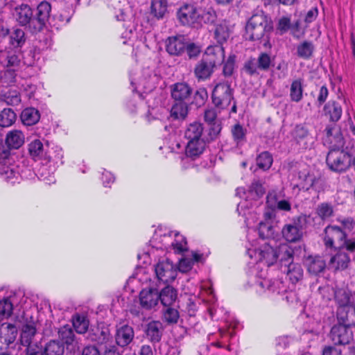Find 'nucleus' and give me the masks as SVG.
Listing matches in <instances>:
<instances>
[{"mask_svg": "<svg viewBox=\"0 0 355 355\" xmlns=\"http://www.w3.org/2000/svg\"><path fill=\"white\" fill-rule=\"evenodd\" d=\"M308 271L317 275L322 272L326 268L325 261L320 256H309L306 259Z\"/></svg>", "mask_w": 355, "mask_h": 355, "instance_id": "nucleus-30", "label": "nucleus"}, {"mask_svg": "<svg viewBox=\"0 0 355 355\" xmlns=\"http://www.w3.org/2000/svg\"><path fill=\"white\" fill-rule=\"evenodd\" d=\"M337 319L339 323L349 328L355 326V304L338 308Z\"/></svg>", "mask_w": 355, "mask_h": 355, "instance_id": "nucleus-15", "label": "nucleus"}, {"mask_svg": "<svg viewBox=\"0 0 355 355\" xmlns=\"http://www.w3.org/2000/svg\"><path fill=\"white\" fill-rule=\"evenodd\" d=\"M58 336L62 344L64 345L67 350L74 352L80 348L79 342L71 327L65 325L58 331Z\"/></svg>", "mask_w": 355, "mask_h": 355, "instance_id": "nucleus-10", "label": "nucleus"}, {"mask_svg": "<svg viewBox=\"0 0 355 355\" xmlns=\"http://www.w3.org/2000/svg\"><path fill=\"white\" fill-rule=\"evenodd\" d=\"M204 57L210 60L215 67L220 65L225 59V50L222 45L209 46L207 48Z\"/></svg>", "mask_w": 355, "mask_h": 355, "instance_id": "nucleus-19", "label": "nucleus"}, {"mask_svg": "<svg viewBox=\"0 0 355 355\" xmlns=\"http://www.w3.org/2000/svg\"><path fill=\"white\" fill-rule=\"evenodd\" d=\"M326 162L331 171L341 173L350 166V157L343 150L333 148L327 154Z\"/></svg>", "mask_w": 355, "mask_h": 355, "instance_id": "nucleus-7", "label": "nucleus"}, {"mask_svg": "<svg viewBox=\"0 0 355 355\" xmlns=\"http://www.w3.org/2000/svg\"><path fill=\"white\" fill-rule=\"evenodd\" d=\"M40 117L39 112L33 107L26 108L21 114V121L26 125L35 124L39 121Z\"/></svg>", "mask_w": 355, "mask_h": 355, "instance_id": "nucleus-36", "label": "nucleus"}, {"mask_svg": "<svg viewBox=\"0 0 355 355\" xmlns=\"http://www.w3.org/2000/svg\"><path fill=\"white\" fill-rule=\"evenodd\" d=\"M169 236L174 237L171 246L176 253H182L187 250V243L183 235L180 234L178 232H171Z\"/></svg>", "mask_w": 355, "mask_h": 355, "instance_id": "nucleus-37", "label": "nucleus"}, {"mask_svg": "<svg viewBox=\"0 0 355 355\" xmlns=\"http://www.w3.org/2000/svg\"><path fill=\"white\" fill-rule=\"evenodd\" d=\"M166 0H152L151 12L157 19H161L166 12Z\"/></svg>", "mask_w": 355, "mask_h": 355, "instance_id": "nucleus-44", "label": "nucleus"}, {"mask_svg": "<svg viewBox=\"0 0 355 355\" xmlns=\"http://www.w3.org/2000/svg\"><path fill=\"white\" fill-rule=\"evenodd\" d=\"M324 243L327 248L345 249L349 252H355V239L347 238V234L339 227L328 225L324 231Z\"/></svg>", "mask_w": 355, "mask_h": 355, "instance_id": "nucleus-2", "label": "nucleus"}, {"mask_svg": "<svg viewBox=\"0 0 355 355\" xmlns=\"http://www.w3.org/2000/svg\"><path fill=\"white\" fill-rule=\"evenodd\" d=\"M231 133L237 146H241L245 142L247 130L240 123H236L232 127Z\"/></svg>", "mask_w": 355, "mask_h": 355, "instance_id": "nucleus-38", "label": "nucleus"}, {"mask_svg": "<svg viewBox=\"0 0 355 355\" xmlns=\"http://www.w3.org/2000/svg\"><path fill=\"white\" fill-rule=\"evenodd\" d=\"M315 213L322 220H324L333 215L334 209L331 204L322 202L318 205Z\"/></svg>", "mask_w": 355, "mask_h": 355, "instance_id": "nucleus-50", "label": "nucleus"}, {"mask_svg": "<svg viewBox=\"0 0 355 355\" xmlns=\"http://www.w3.org/2000/svg\"><path fill=\"white\" fill-rule=\"evenodd\" d=\"M314 46L312 42L304 41L297 47V55L303 59H309L313 53Z\"/></svg>", "mask_w": 355, "mask_h": 355, "instance_id": "nucleus-46", "label": "nucleus"}, {"mask_svg": "<svg viewBox=\"0 0 355 355\" xmlns=\"http://www.w3.org/2000/svg\"><path fill=\"white\" fill-rule=\"evenodd\" d=\"M157 279L163 283L173 282L177 276L176 266L168 259L159 261L155 266Z\"/></svg>", "mask_w": 355, "mask_h": 355, "instance_id": "nucleus-8", "label": "nucleus"}, {"mask_svg": "<svg viewBox=\"0 0 355 355\" xmlns=\"http://www.w3.org/2000/svg\"><path fill=\"white\" fill-rule=\"evenodd\" d=\"M211 98L217 108L220 110L227 108L234 99L233 90L230 84L225 82L218 83L212 91Z\"/></svg>", "mask_w": 355, "mask_h": 355, "instance_id": "nucleus-6", "label": "nucleus"}, {"mask_svg": "<svg viewBox=\"0 0 355 355\" xmlns=\"http://www.w3.org/2000/svg\"><path fill=\"white\" fill-rule=\"evenodd\" d=\"M259 225L258 234L261 239H266L273 237L274 229L271 224L261 221Z\"/></svg>", "mask_w": 355, "mask_h": 355, "instance_id": "nucleus-53", "label": "nucleus"}, {"mask_svg": "<svg viewBox=\"0 0 355 355\" xmlns=\"http://www.w3.org/2000/svg\"><path fill=\"white\" fill-rule=\"evenodd\" d=\"M329 336L334 345H347L353 340L351 329L339 322L332 327Z\"/></svg>", "mask_w": 355, "mask_h": 355, "instance_id": "nucleus-9", "label": "nucleus"}, {"mask_svg": "<svg viewBox=\"0 0 355 355\" xmlns=\"http://www.w3.org/2000/svg\"><path fill=\"white\" fill-rule=\"evenodd\" d=\"M245 29V39L251 41L261 39L264 33L263 24H246Z\"/></svg>", "mask_w": 355, "mask_h": 355, "instance_id": "nucleus-28", "label": "nucleus"}, {"mask_svg": "<svg viewBox=\"0 0 355 355\" xmlns=\"http://www.w3.org/2000/svg\"><path fill=\"white\" fill-rule=\"evenodd\" d=\"M344 250L339 248L337 252L331 256L328 264L329 268L334 270H343L347 268L351 259L349 254Z\"/></svg>", "mask_w": 355, "mask_h": 355, "instance_id": "nucleus-13", "label": "nucleus"}, {"mask_svg": "<svg viewBox=\"0 0 355 355\" xmlns=\"http://www.w3.org/2000/svg\"><path fill=\"white\" fill-rule=\"evenodd\" d=\"M2 99L10 105H17L21 102V97L16 90H9L2 94Z\"/></svg>", "mask_w": 355, "mask_h": 355, "instance_id": "nucleus-54", "label": "nucleus"}, {"mask_svg": "<svg viewBox=\"0 0 355 355\" xmlns=\"http://www.w3.org/2000/svg\"><path fill=\"white\" fill-rule=\"evenodd\" d=\"M334 291L333 288L329 285H324L318 288V293L324 301L331 300L334 297Z\"/></svg>", "mask_w": 355, "mask_h": 355, "instance_id": "nucleus-59", "label": "nucleus"}, {"mask_svg": "<svg viewBox=\"0 0 355 355\" xmlns=\"http://www.w3.org/2000/svg\"><path fill=\"white\" fill-rule=\"evenodd\" d=\"M230 31L227 24H218L214 31V37L220 44H222L229 37Z\"/></svg>", "mask_w": 355, "mask_h": 355, "instance_id": "nucleus-48", "label": "nucleus"}, {"mask_svg": "<svg viewBox=\"0 0 355 355\" xmlns=\"http://www.w3.org/2000/svg\"><path fill=\"white\" fill-rule=\"evenodd\" d=\"M17 334V328L14 324L4 323L0 327V338L8 345L15 341Z\"/></svg>", "mask_w": 355, "mask_h": 355, "instance_id": "nucleus-25", "label": "nucleus"}, {"mask_svg": "<svg viewBox=\"0 0 355 355\" xmlns=\"http://www.w3.org/2000/svg\"><path fill=\"white\" fill-rule=\"evenodd\" d=\"M164 327L161 322L153 320L146 327V334L148 338L153 343H158L162 336Z\"/></svg>", "mask_w": 355, "mask_h": 355, "instance_id": "nucleus-23", "label": "nucleus"}, {"mask_svg": "<svg viewBox=\"0 0 355 355\" xmlns=\"http://www.w3.org/2000/svg\"><path fill=\"white\" fill-rule=\"evenodd\" d=\"M72 322L73 327L78 334H85L88 330L89 320L85 316L76 314L73 317Z\"/></svg>", "mask_w": 355, "mask_h": 355, "instance_id": "nucleus-42", "label": "nucleus"}, {"mask_svg": "<svg viewBox=\"0 0 355 355\" xmlns=\"http://www.w3.org/2000/svg\"><path fill=\"white\" fill-rule=\"evenodd\" d=\"M0 178L8 183L14 184L19 180V173L8 165H0Z\"/></svg>", "mask_w": 355, "mask_h": 355, "instance_id": "nucleus-31", "label": "nucleus"}, {"mask_svg": "<svg viewBox=\"0 0 355 355\" xmlns=\"http://www.w3.org/2000/svg\"><path fill=\"white\" fill-rule=\"evenodd\" d=\"M206 142L205 140H194L187 141L185 147L186 157L182 159V162L187 161L189 158L195 159L198 157L205 151Z\"/></svg>", "mask_w": 355, "mask_h": 355, "instance_id": "nucleus-16", "label": "nucleus"}, {"mask_svg": "<svg viewBox=\"0 0 355 355\" xmlns=\"http://www.w3.org/2000/svg\"><path fill=\"white\" fill-rule=\"evenodd\" d=\"M303 82L302 78H297L292 81L290 87V98L291 101L298 103L303 98Z\"/></svg>", "mask_w": 355, "mask_h": 355, "instance_id": "nucleus-32", "label": "nucleus"}, {"mask_svg": "<svg viewBox=\"0 0 355 355\" xmlns=\"http://www.w3.org/2000/svg\"><path fill=\"white\" fill-rule=\"evenodd\" d=\"M159 301L165 306H171L178 298L177 291L172 286H166L158 293Z\"/></svg>", "mask_w": 355, "mask_h": 355, "instance_id": "nucleus-24", "label": "nucleus"}, {"mask_svg": "<svg viewBox=\"0 0 355 355\" xmlns=\"http://www.w3.org/2000/svg\"><path fill=\"white\" fill-rule=\"evenodd\" d=\"M248 254L257 263L248 272V284L259 293L281 294L286 291V286L281 279L267 278V270L261 265L268 267L278 259L277 249L268 243L261 245L258 249H248Z\"/></svg>", "mask_w": 355, "mask_h": 355, "instance_id": "nucleus-1", "label": "nucleus"}, {"mask_svg": "<svg viewBox=\"0 0 355 355\" xmlns=\"http://www.w3.org/2000/svg\"><path fill=\"white\" fill-rule=\"evenodd\" d=\"M24 135L21 130H14L7 134L6 144L10 148L17 149L24 144Z\"/></svg>", "mask_w": 355, "mask_h": 355, "instance_id": "nucleus-27", "label": "nucleus"}, {"mask_svg": "<svg viewBox=\"0 0 355 355\" xmlns=\"http://www.w3.org/2000/svg\"><path fill=\"white\" fill-rule=\"evenodd\" d=\"M257 60L261 71H266L269 69L272 60L270 56L268 53H261Z\"/></svg>", "mask_w": 355, "mask_h": 355, "instance_id": "nucleus-58", "label": "nucleus"}, {"mask_svg": "<svg viewBox=\"0 0 355 355\" xmlns=\"http://www.w3.org/2000/svg\"><path fill=\"white\" fill-rule=\"evenodd\" d=\"M241 193L245 196V200L244 202H240L238 204L237 210L239 214L246 216L245 211H243V209L245 207L248 208V204H250V207L257 206L259 203V200L262 198L265 193V189L259 180H254L246 192L243 188L236 189V193L238 195H241Z\"/></svg>", "mask_w": 355, "mask_h": 355, "instance_id": "nucleus-4", "label": "nucleus"}, {"mask_svg": "<svg viewBox=\"0 0 355 355\" xmlns=\"http://www.w3.org/2000/svg\"><path fill=\"white\" fill-rule=\"evenodd\" d=\"M234 69V56H230L223 67V73L226 76H230L233 73Z\"/></svg>", "mask_w": 355, "mask_h": 355, "instance_id": "nucleus-64", "label": "nucleus"}, {"mask_svg": "<svg viewBox=\"0 0 355 355\" xmlns=\"http://www.w3.org/2000/svg\"><path fill=\"white\" fill-rule=\"evenodd\" d=\"M64 351L63 344L53 340L46 345V355H62Z\"/></svg>", "mask_w": 355, "mask_h": 355, "instance_id": "nucleus-51", "label": "nucleus"}, {"mask_svg": "<svg viewBox=\"0 0 355 355\" xmlns=\"http://www.w3.org/2000/svg\"><path fill=\"white\" fill-rule=\"evenodd\" d=\"M282 271L286 274L289 280L293 284H296L303 277V269L298 263L289 262L288 264H286Z\"/></svg>", "mask_w": 355, "mask_h": 355, "instance_id": "nucleus-21", "label": "nucleus"}, {"mask_svg": "<svg viewBox=\"0 0 355 355\" xmlns=\"http://www.w3.org/2000/svg\"><path fill=\"white\" fill-rule=\"evenodd\" d=\"M193 265V261L190 258H182L178 266V270L182 272H187L189 271Z\"/></svg>", "mask_w": 355, "mask_h": 355, "instance_id": "nucleus-62", "label": "nucleus"}, {"mask_svg": "<svg viewBox=\"0 0 355 355\" xmlns=\"http://www.w3.org/2000/svg\"><path fill=\"white\" fill-rule=\"evenodd\" d=\"M159 81V76L150 69H146L144 70L143 75L139 79L137 89H140L144 93H150L156 87Z\"/></svg>", "mask_w": 355, "mask_h": 355, "instance_id": "nucleus-11", "label": "nucleus"}, {"mask_svg": "<svg viewBox=\"0 0 355 355\" xmlns=\"http://www.w3.org/2000/svg\"><path fill=\"white\" fill-rule=\"evenodd\" d=\"M163 310V320L168 324H176L180 318L179 311L171 306H165Z\"/></svg>", "mask_w": 355, "mask_h": 355, "instance_id": "nucleus-49", "label": "nucleus"}, {"mask_svg": "<svg viewBox=\"0 0 355 355\" xmlns=\"http://www.w3.org/2000/svg\"><path fill=\"white\" fill-rule=\"evenodd\" d=\"M216 67L211 64L210 60H207L204 56L196 64L194 68V74L198 80H205L210 78Z\"/></svg>", "mask_w": 355, "mask_h": 355, "instance_id": "nucleus-14", "label": "nucleus"}, {"mask_svg": "<svg viewBox=\"0 0 355 355\" xmlns=\"http://www.w3.org/2000/svg\"><path fill=\"white\" fill-rule=\"evenodd\" d=\"M28 152L35 160L40 159L44 152V145L42 141L35 139L28 144Z\"/></svg>", "mask_w": 355, "mask_h": 355, "instance_id": "nucleus-41", "label": "nucleus"}, {"mask_svg": "<svg viewBox=\"0 0 355 355\" xmlns=\"http://www.w3.org/2000/svg\"><path fill=\"white\" fill-rule=\"evenodd\" d=\"M245 71L250 76L259 75V67L257 59L250 58L244 64Z\"/></svg>", "mask_w": 355, "mask_h": 355, "instance_id": "nucleus-57", "label": "nucleus"}, {"mask_svg": "<svg viewBox=\"0 0 355 355\" xmlns=\"http://www.w3.org/2000/svg\"><path fill=\"white\" fill-rule=\"evenodd\" d=\"M15 15L17 22H30L33 17V11L28 5L22 4L15 8Z\"/></svg>", "mask_w": 355, "mask_h": 355, "instance_id": "nucleus-40", "label": "nucleus"}, {"mask_svg": "<svg viewBox=\"0 0 355 355\" xmlns=\"http://www.w3.org/2000/svg\"><path fill=\"white\" fill-rule=\"evenodd\" d=\"M277 249L278 259L281 263L282 270L284 268L286 264L293 261V250L288 245H281Z\"/></svg>", "mask_w": 355, "mask_h": 355, "instance_id": "nucleus-33", "label": "nucleus"}, {"mask_svg": "<svg viewBox=\"0 0 355 355\" xmlns=\"http://www.w3.org/2000/svg\"><path fill=\"white\" fill-rule=\"evenodd\" d=\"M202 124L199 122H193L188 125L184 130V138L187 141L194 140H205L202 138Z\"/></svg>", "mask_w": 355, "mask_h": 355, "instance_id": "nucleus-26", "label": "nucleus"}, {"mask_svg": "<svg viewBox=\"0 0 355 355\" xmlns=\"http://www.w3.org/2000/svg\"><path fill=\"white\" fill-rule=\"evenodd\" d=\"M325 114L329 116L330 120L334 122L338 121L343 113L341 105L336 101H329L324 107Z\"/></svg>", "mask_w": 355, "mask_h": 355, "instance_id": "nucleus-35", "label": "nucleus"}, {"mask_svg": "<svg viewBox=\"0 0 355 355\" xmlns=\"http://www.w3.org/2000/svg\"><path fill=\"white\" fill-rule=\"evenodd\" d=\"M159 302L158 291L156 289H143L139 293V304L142 309L150 310Z\"/></svg>", "mask_w": 355, "mask_h": 355, "instance_id": "nucleus-12", "label": "nucleus"}, {"mask_svg": "<svg viewBox=\"0 0 355 355\" xmlns=\"http://www.w3.org/2000/svg\"><path fill=\"white\" fill-rule=\"evenodd\" d=\"M334 296L335 300L338 304V308H343L345 306L354 304L350 301V295L349 293L344 289H338L335 291Z\"/></svg>", "mask_w": 355, "mask_h": 355, "instance_id": "nucleus-47", "label": "nucleus"}, {"mask_svg": "<svg viewBox=\"0 0 355 355\" xmlns=\"http://www.w3.org/2000/svg\"><path fill=\"white\" fill-rule=\"evenodd\" d=\"M166 48L171 55H180L186 48L184 38L182 36L169 37L166 41Z\"/></svg>", "mask_w": 355, "mask_h": 355, "instance_id": "nucleus-20", "label": "nucleus"}, {"mask_svg": "<svg viewBox=\"0 0 355 355\" xmlns=\"http://www.w3.org/2000/svg\"><path fill=\"white\" fill-rule=\"evenodd\" d=\"M62 150L60 147L55 146L48 149L46 153V165L49 164V168L52 167L55 170L59 163H62Z\"/></svg>", "mask_w": 355, "mask_h": 355, "instance_id": "nucleus-29", "label": "nucleus"}, {"mask_svg": "<svg viewBox=\"0 0 355 355\" xmlns=\"http://www.w3.org/2000/svg\"><path fill=\"white\" fill-rule=\"evenodd\" d=\"M88 338L99 345H103L109 341L110 335L107 328L103 329L96 328L89 332Z\"/></svg>", "mask_w": 355, "mask_h": 355, "instance_id": "nucleus-34", "label": "nucleus"}, {"mask_svg": "<svg viewBox=\"0 0 355 355\" xmlns=\"http://www.w3.org/2000/svg\"><path fill=\"white\" fill-rule=\"evenodd\" d=\"M188 113V106L185 102L176 101L171 108V114L175 119H184Z\"/></svg>", "mask_w": 355, "mask_h": 355, "instance_id": "nucleus-45", "label": "nucleus"}, {"mask_svg": "<svg viewBox=\"0 0 355 355\" xmlns=\"http://www.w3.org/2000/svg\"><path fill=\"white\" fill-rule=\"evenodd\" d=\"M35 333L36 329L33 325H24L22 328L20 336V341L21 345L27 347L32 345L31 343L33 342V339L35 335Z\"/></svg>", "mask_w": 355, "mask_h": 355, "instance_id": "nucleus-39", "label": "nucleus"}, {"mask_svg": "<svg viewBox=\"0 0 355 355\" xmlns=\"http://www.w3.org/2000/svg\"><path fill=\"white\" fill-rule=\"evenodd\" d=\"M293 136L298 144L303 148H311L314 143L313 137L303 125H299L295 127Z\"/></svg>", "mask_w": 355, "mask_h": 355, "instance_id": "nucleus-17", "label": "nucleus"}, {"mask_svg": "<svg viewBox=\"0 0 355 355\" xmlns=\"http://www.w3.org/2000/svg\"><path fill=\"white\" fill-rule=\"evenodd\" d=\"M15 72L14 70L7 69L1 76V81L3 84L10 85L15 81Z\"/></svg>", "mask_w": 355, "mask_h": 355, "instance_id": "nucleus-61", "label": "nucleus"}, {"mask_svg": "<svg viewBox=\"0 0 355 355\" xmlns=\"http://www.w3.org/2000/svg\"><path fill=\"white\" fill-rule=\"evenodd\" d=\"M208 95L205 89L200 88L198 89L195 94L193 98V103L198 107L204 105L206 100L207 99Z\"/></svg>", "mask_w": 355, "mask_h": 355, "instance_id": "nucleus-60", "label": "nucleus"}, {"mask_svg": "<svg viewBox=\"0 0 355 355\" xmlns=\"http://www.w3.org/2000/svg\"><path fill=\"white\" fill-rule=\"evenodd\" d=\"M309 217L305 214L294 217L291 223L285 224L282 227V237L289 243L300 241L303 236L302 230L306 225Z\"/></svg>", "mask_w": 355, "mask_h": 355, "instance_id": "nucleus-5", "label": "nucleus"}, {"mask_svg": "<svg viewBox=\"0 0 355 355\" xmlns=\"http://www.w3.org/2000/svg\"><path fill=\"white\" fill-rule=\"evenodd\" d=\"M272 164V157L268 152H263L257 157L258 167L263 171L270 168Z\"/></svg>", "mask_w": 355, "mask_h": 355, "instance_id": "nucleus-52", "label": "nucleus"}, {"mask_svg": "<svg viewBox=\"0 0 355 355\" xmlns=\"http://www.w3.org/2000/svg\"><path fill=\"white\" fill-rule=\"evenodd\" d=\"M13 310L12 302L9 297L0 300V317L1 318L9 317Z\"/></svg>", "mask_w": 355, "mask_h": 355, "instance_id": "nucleus-55", "label": "nucleus"}, {"mask_svg": "<svg viewBox=\"0 0 355 355\" xmlns=\"http://www.w3.org/2000/svg\"><path fill=\"white\" fill-rule=\"evenodd\" d=\"M298 179L302 182H306L307 189L313 186V178L309 175L306 169H303L297 173Z\"/></svg>", "mask_w": 355, "mask_h": 355, "instance_id": "nucleus-63", "label": "nucleus"}, {"mask_svg": "<svg viewBox=\"0 0 355 355\" xmlns=\"http://www.w3.org/2000/svg\"><path fill=\"white\" fill-rule=\"evenodd\" d=\"M17 115L10 108L3 109L0 112V126L9 127L12 125L16 120Z\"/></svg>", "mask_w": 355, "mask_h": 355, "instance_id": "nucleus-43", "label": "nucleus"}, {"mask_svg": "<svg viewBox=\"0 0 355 355\" xmlns=\"http://www.w3.org/2000/svg\"><path fill=\"white\" fill-rule=\"evenodd\" d=\"M192 94V89L186 83H178L173 85L171 96L175 101L185 102Z\"/></svg>", "mask_w": 355, "mask_h": 355, "instance_id": "nucleus-18", "label": "nucleus"}, {"mask_svg": "<svg viewBox=\"0 0 355 355\" xmlns=\"http://www.w3.org/2000/svg\"><path fill=\"white\" fill-rule=\"evenodd\" d=\"M133 338V329L128 325H123L117 329L115 338L118 345L125 347L131 343Z\"/></svg>", "mask_w": 355, "mask_h": 355, "instance_id": "nucleus-22", "label": "nucleus"}, {"mask_svg": "<svg viewBox=\"0 0 355 355\" xmlns=\"http://www.w3.org/2000/svg\"><path fill=\"white\" fill-rule=\"evenodd\" d=\"M25 42V34L23 30L16 28L10 35V44L15 46L18 47L23 45Z\"/></svg>", "mask_w": 355, "mask_h": 355, "instance_id": "nucleus-56", "label": "nucleus"}, {"mask_svg": "<svg viewBox=\"0 0 355 355\" xmlns=\"http://www.w3.org/2000/svg\"><path fill=\"white\" fill-rule=\"evenodd\" d=\"M180 22H215L217 19L216 11L211 8L204 10L191 4H184L177 12Z\"/></svg>", "mask_w": 355, "mask_h": 355, "instance_id": "nucleus-3", "label": "nucleus"}]
</instances>
